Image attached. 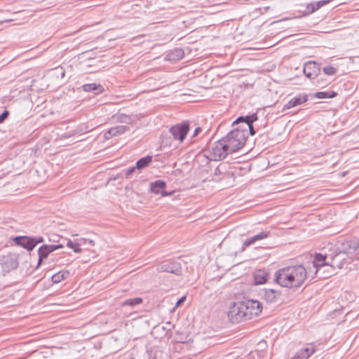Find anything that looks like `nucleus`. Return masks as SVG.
Here are the masks:
<instances>
[{
    "label": "nucleus",
    "mask_w": 359,
    "mask_h": 359,
    "mask_svg": "<svg viewBox=\"0 0 359 359\" xmlns=\"http://www.w3.org/2000/svg\"><path fill=\"white\" fill-rule=\"evenodd\" d=\"M168 57L170 60H179L184 57V50L182 48H176L170 51Z\"/></svg>",
    "instance_id": "28"
},
{
    "label": "nucleus",
    "mask_w": 359,
    "mask_h": 359,
    "mask_svg": "<svg viewBox=\"0 0 359 359\" xmlns=\"http://www.w3.org/2000/svg\"><path fill=\"white\" fill-rule=\"evenodd\" d=\"M148 359H159L162 353L157 348H151L147 351Z\"/></svg>",
    "instance_id": "31"
},
{
    "label": "nucleus",
    "mask_w": 359,
    "mask_h": 359,
    "mask_svg": "<svg viewBox=\"0 0 359 359\" xmlns=\"http://www.w3.org/2000/svg\"><path fill=\"white\" fill-rule=\"evenodd\" d=\"M280 296V292L273 289H265L263 298L269 303L276 302Z\"/></svg>",
    "instance_id": "21"
},
{
    "label": "nucleus",
    "mask_w": 359,
    "mask_h": 359,
    "mask_svg": "<svg viewBox=\"0 0 359 359\" xmlns=\"http://www.w3.org/2000/svg\"><path fill=\"white\" fill-rule=\"evenodd\" d=\"M53 76L56 77H60L61 79L64 78L65 75V72L64 69L61 67H57L52 70Z\"/></svg>",
    "instance_id": "34"
},
{
    "label": "nucleus",
    "mask_w": 359,
    "mask_h": 359,
    "mask_svg": "<svg viewBox=\"0 0 359 359\" xmlns=\"http://www.w3.org/2000/svg\"><path fill=\"white\" fill-rule=\"evenodd\" d=\"M308 100V97L306 94H299L296 97L290 100L284 106L283 110L289 109L292 107L299 106Z\"/></svg>",
    "instance_id": "16"
},
{
    "label": "nucleus",
    "mask_w": 359,
    "mask_h": 359,
    "mask_svg": "<svg viewBox=\"0 0 359 359\" xmlns=\"http://www.w3.org/2000/svg\"><path fill=\"white\" fill-rule=\"evenodd\" d=\"M274 280L276 283L282 287H295L292 282V274L290 273L287 266L278 270L275 273Z\"/></svg>",
    "instance_id": "7"
},
{
    "label": "nucleus",
    "mask_w": 359,
    "mask_h": 359,
    "mask_svg": "<svg viewBox=\"0 0 359 359\" xmlns=\"http://www.w3.org/2000/svg\"><path fill=\"white\" fill-rule=\"evenodd\" d=\"M328 257H330L329 264L333 268L341 269L344 264L351 262L339 248L331 250L328 253Z\"/></svg>",
    "instance_id": "4"
},
{
    "label": "nucleus",
    "mask_w": 359,
    "mask_h": 359,
    "mask_svg": "<svg viewBox=\"0 0 359 359\" xmlns=\"http://www.w3.org/2000/svg\"><path fill=\"white\" fill-rule=\"evenodd\" d=\"M166 184L164 181L156 180L154 182L151 183V191L156 194H161L163 196H166L170 194L167 193L165 191Z\"/></svg>",
    "instance_id": "18"
},
{
    "label": "nucleus",
    "mask_w": 359,
    "mask_h": 359,
    "mask_svg": "<svg viewBox=\"0 0 359 359\" xmlns=\"http://www.w3.org/2000/svg\"><path fill=\"white\" fill-rule=\"evenodd\" d=\"M339 248L350 259L351 262L359 259L358 240L346 241L341 244Z\"/></svg>",
    "instance_id": "5"
},
{
    "label": "nucleus",
    "mask_w": 359,
    "mask_h": 359,
    "mask_svg": "<svg viewBox=\"0 0 359 359\" xmlns=\"http://www.w3.org/2000/svg\"><path fill=\"white\" fill-rule=\"evenodd\" d=\"M63 245L61 244L58 245H43L41 246L38 250L39 259L37 267L41 264L44 259H46L48 255L53 251L62 248Z\"/></svg>",
    "instance_id": "11"
},
{
    "label": "nucleus",
    "mask_w": 359,
    "mask_h": 359,
    "mask_svg": "<svg viewBox=\"0 0 359 359\" xmlns=\"http://www.w3.org/2000/svg\"><path fill=\"white\" fill-rule=\"evenodd\" d=\"M315 352L313 344H309L306 348L299 350L292 359H308Z\"/></svg>",
    "instance_id": "20"
},
{
    "label": "nucleus",
    "mask_w": 359,
    "mask_h": 359,
    "mask_svg": "<svg viewBox=\"0 0 359 359\" xmlns=\"http://www.w3.org/2000/svg\"><path fill=\"white\" fill-rule=\"evenodd\" d=\"M325 74L328 76L334 75L337 72V69L332 66H327L323 68Z\"/></svg>",
    "instance_id": "35"
},
{
    "label": "nucleus",
    "mask_w": 359,
    "mask_h": 359,
    "mask_svg": "<svg viewBox=\"0 0 359 359\" xmlns=\"http://www.w3.org/2000/svg\"><path fill=\"white\" fill-rule=\"evenodd\" d=\"M189 130V126L188 122H183L180 124L173 126L169 130L174 140H179L180 142H183L185 139Z\"/></svg>",
    "instance_id": "10"
},
{
    "label": "nucleus",
    "mask_w": 359,
    "mask_h": 359,
    "mask_svg": "<svg viewBox=\"0 0 359 359\" xmlns=\"http://www.w3.org/2000/svg\"><path fill=\"white\" fill-rule=\"evenodd\" d=\"M255 242V240L253 239L252 237H250V238H247L243 243V250H245L246 248L249 247L250 245L254 244Z\"/></svg>",
    "instance_id": "38"
},
{
    "label": "nucleus",
    "mask_w": 359,
    "mask_h": 359,
    "mask_svg": "<svg viewBox=\"0 0 359 359\" xmlns=\"http://www.w3.org/2000/svg\"><path fill=\"white\" fill-rule=\"evenodd\" d=\"M248 133L244 130H239L238 127L230 131L225 137L222 138L229 147L230 152H236L241 149L246 142Z\"/></svg>",
    "instance_id": "1"
},
{
    "label": "nucleus",
    "mask_w": 359,
    "mask_h": 359,
    "mask_svg": "<svg viewBox=\"0 0 359 359\" xmlns=\"http://www.w3.org/2000/svg\"><path fill=\"white\" fill-rule=\"evenodd\" d=\"M248 117H250V116H247L245 117L240 116L233 123V125L235 126L241 123H242L243 125L246 124V122H248Z\"/></svg>",
    "instance_id": "36"
},
{
    "label": "nucleus",
    "mask_w": 359,
    "mask_h": 359,
    "mask_svg": "<svg viewBox=\"0 0 359 359\" xmlns=\"http://www.w3.org/2000/svg\"><path fill=\"white\" fill-rule=\"evenodd\" d=\"M257 120V116L256 114H253L250 115V117H248V122H246V124L241 125L238 126L239 130H245V132L248 134V132L251 135H254L255 134V130L253 128L252 123L254 121Z\"/></svg>",
    "instance_id": "22"
},
{
    "label": "nucleus",
    "mask_w": 359,
    "mask_h": 359,
    "mask_svg": "<svg viewBox=\"0 0 359 359\" xmlns=\"http://www.w3.org/2000/svg\"><path fill=\"white\" fill-rule=\"evenodd\" d=\"M320 69L317 63L313 61H309L304 66V74L309 79H313L317 76Z\"/></svg>",
    "instance_id": "14"
},
{
    "label": "nucleus",
    "mask_w": 359,
    "mask_h": 359,
    "mask_svg": "<svg viewBox=\"0 0 359 359\" xmlns=\"http://www.w3.org/2000/svg\"><path fill=\"white\" fill-rule=\"evenodd\" d=\"M186 299V297L183 296L178 301L176 302L175 308L178 307L182 303H183Z\"/></svg>",
    "instance_id": "43"
},
{
    "label": "nucleus",
    "mask_w": 359,
    "mask_h": 359,
    "mask_svg": "<svg viewBox=\"0 0 359 359\" xmlns=\"http://www.w3.org/2000/svg\"><path fill=\"white\" fill-rule=\"evenodd\" d=\"M129 130L127 126H117L109 128L104 134L105 140H109L113 137L122 135Z\"/></svg>",
    "instance_id": "15"
},
{
    "label": "nucleus",
    "mask_w": 359,
    "mask_h": 359,
    "mask_svg": "<svg viewBox=\"0 0 359 359\" xmlns=\"http://www.w3.org/2000/svg\"><path fill=\"white\" fill-rule=\"evenodd\" d=\"M137 169V168L135 167H132L130 168H128L126 171V178H129L130 176L134 172V171Z\"/></svg>",
    "instance_id": "40"
},
{
    "label": "nucleus",
    "mask_w": 359,
    "mask_h": 359,
    "mask_svg": "<svg viewBox=\"0 0 359 359\" xmlns=\"http://www.w3.org/2000/svg\"><path fill=\"white\" fill-rule=\"evenodd\" d=\"M268 273L264 271L259 270L255 273L254 280L256 285L264 284L267 281Z\"/></svg>",
    "instance_id": "25"
},
{
    "label": "nucleus",
    "mask_w": 359,
    "mask_h": 359,
    "mask_svg": "<svg viewBox=\"0 0 359 359\" xmlns=\"http://www.w3.org/2000/svg\"><path fill=\"white\" fill-rule=\"evenodd\" d=\"M13 241L18 245L22 246V236H16L13 238Z\"/></svg>",
    "instance_id": "39"
},
{
    "label": "nucleus",
    "mask_w": 359,
    "mask_h": 359,
    "mask_svg": "<svg viewBox=\"0 0 359 359\" xmlns=\"http://www.w3.org/2000/svg\"><path fill=\"white\" fill-rule=\"evenodd\" d=\"M82 88L86 92H93L95 95L100 94L104 91V88L102 85L95 83L84 84Z\"/></svg>",
    "instance_id": "23"
},
{
    "label": "nucleus",
    "mask_w": 359,
    "mask_h": 359,
    "mask_svg": "<svg viewBox=\"0 0 359 359\" xmlns=\"http://www.w3.org/2000/svg\"><path fill=\"white\" fill-rule=\"evenodd\" d=\"M255 242V240L253 239L252 237H250V238H247L243 243V250H245L246 248L249 247L250 245L254 244Z\"/></svg>",
    "instance_id": "37"
},
{
    "label": "nucleus",
    "mask_w": 359,
    "mask_h": 359,
    "mask_svg": "<svg viewBox=\"0 0 359 359\" xmlns=\"http://www.w3.org/2000/svg\"><path fill=\"white\" fill-rule=\"evenodd\" d=\"M331 1V0H322L317 2H312L306 6V9L305 11L303 12V15L306 16L309 14L313 13L316 11L318 10L322 6L329 4Z\"/></svg>",
    "instance_id": "19"
},
{
    "label": "nucleus",
    "mask_w": 359,
    "mask_h": 359,
    "mask_svg": "<svg viewBox=\"0 0 359 359\" xmlns=\"http://www.w3.org/2000/svg\"><path fill=\"white\" fill-rule=\"evenodd\" d=\"M12 20H13L12 19H6V20H1V21H0V25H1L3 22H11V21H12Z\"/></svg>",
    "instance_id": "45"
},
{
    "label": "nucleus",
    "mask_w": 359,
    "mask_h": 359,
    "mask_svg": "<svg viewBox=\"0 0 359 359\" xmlns=\"http://www.w3.org/2000/svg\"><path fill=\"white\" fill-rule=\"evenodd\" d=\"M68 248L72 249L74 252L79 253L81 252V244L69 241L67 243Z\"/></svg>",
    "instance_id": "32"
},
{
    "label": "nucleus",
    "mask_w": 359,
    "mask_h": 359,
    "mask_svg": "<svg viewBox=\"0 0 359 359\" xmlns=\"http://www.w3.org/2000/svg\"><path fill=\"white\" fill-rule=\"evenodd\" d=\"M290 273L292 274V282L295 287H300L306 279L308 272L302 265H294L287 266Z\"/></svg>",
    "instance_id": "6"
},
{
    "label": "nucleus",
    "mask_w": 359,
    "mask_h": 359,
    "mask_svg": "<svg viewBox=\"0 0 359 359\" xmlns=\"http://www.w3.org/2000/svg\"><path fill=\"white\" fill-rule=\"evenodd\" d=\"M81 241L83 242V244H89L92 246L95 245V241L90 239L82 238Z\"/></svg>",
    "instance_id": "42"
},
{
    "label": "nucleus",
    "mask_w": 359,
    "mask_h": 359,
    "mask_svg": "<svg viewBox=\"0 0 359 359\" xmlns=\"http://www.w3.org/2000/svg\"><path fill=\"white\" fill-rule=\"evenodd\" d=\"M8 116V111L5 110L1 114H0V123H2Z\"/></svg>",
    "instance_id": "41"
},
{
    "label": "nucleus",
    "mask_w": 359,
    "mask_h": 359,
    "mask_svg": "<svg viewBox=\"0 0 359 359\" xmlns=\"http://www.w3.org/2000/svg\"><path fill=\"white\" fill-rule=\"evenodd\" d=\"M269 236H270V231H264L257 235H255L254 236H252V238L255 240V242H257V241L267 238Z\"/></svg>",
    "instance_id": "33"
},
{
    "label": "nucleus",
    "mask_w": 359,
    "mask_h": 359,
    "mask_svg": "<svg viewBox=\"0 0 359 359\" xmlns=\"http://www.w3.org/2000/svg\"><path fill=\"white\" fill-rule=\"evenodd\" d=\"M330 257L328 253L323 255L321 253H316L313 260V266L315 269V274L318 272L320 268L329 265Z\"/></svg>",
    "instance_id": "13"
},
{
    "label": "nucleus",
    "mask_w": 359,
    "mask_h": 359,
    "mask_svg": "<svg viewBox=\"0 0 359 359\" xmlns=\"http://www.w3.org/2000/svg\"><path fill=\"white\" fill-rule=\"evenodd\" d=\"M69 275V272L68 271H60L52 276V281L54 283H59L66 279Z\"/></svg>",
    "instance_id": "27"
},
{
    "label": "nucleus",
    "mask_w": 359,
    "mask_h": 359,
    "mask_svg": "<svg viewBox=\"0 0 359 359\" xmlns=\"http://www.w3.org/2000/svg\"><path fill=\"white\" fill-rule=\"evenodd\" d=\"M227 165L225 163H220L215 170V176H221L217 180H219L224 177H229L230 172L226 170Z\"/></svg>",
    "instance_id": "24"
},
{
    "label": "nucleus",
    "mask_w": 359,
    "mask_h": 359,
    "mask_svg": "<svg viewBox=\"0 0 359 359\" xmlns=\"http://www.w3.org/2000/svg\"><path fill=\"white\" fill-rule=\"evenodd\" d=\"M231 153L224 140L221 139L215 142L209 149L208 158L211 161H220Z\"/></svg>",
    "instance_id": "2"
},
{
    "label": "nucleus",
    "mask_w": 359,
    "mask_h": 359,
    "mask_svg": "<svg viewBox=\"0 0 359 359\" xmlns=\"http://www.w3.org/2000/svg\"><path fill=\"white\" fill-rule=\"evenodd\" d=\"M157 271L158 272H168L179 275L181 273V266L177 262H165L157 266Z\"/></svg>",
    "instance_id": "12"
},
{
    "label": "nucleus",
    "mask_w": 359,
    "mask_h": 359,
    "mask_svg": "<svg viewBox=\"0 0 359 359\" xmlns=\"http://www.w3.org/2000/svg\"><path fill=\"white\" fill-rule=\"evenodd\" d=\"M142 302H143V300L140 297L128 299L121 303V306H128L130 307H134L137 305L142 304Z\"/></svg>",
    "instance_id": "30"
},
{
    "label": "nucleus",
    "mask_w": 359,
    "mask_h": 359,
    "mask_svg": "<svg viewBox=\"0 0 359 359\" xmlns=\"http://www.w3.org/2000/svg\"><path fill=\"white\" fill-rule=\"evenodd\" d=\"M337 93L334 91H322L317 92L313 95V97L318 99H326V98H333L336 97Z\"/></svg>",
    "instance_id": "29"
},
{
    "label": "nucleus",
    "mask_w": 359,
    "mask_h": 359,
    "mask_svg": "<svg viewBox=\"0 0 359 359\" xmlns=\"http://www.w3.org/2000/svg\"><path fill=\"white\" fill-rule=\"evenodd\" d=\"M43 241L44 239L41 236L32 237L24 236V249L31 251L37 244L43 243Z\"/></svg>",
    "instance_id": "17"
},
{
    "label": "nucleus",
    "mask_w": 359,
    "mask_h": 359,
    "mask_svg": "<svg viewBox=\"0 0 359 359\" xmlns=\"http://www.w3.org/2000/svg\"><path fill=\"white\" fill-rule=\"evenodd\" d=\"M128 118V117H127L126 116H124L121 119V122H124V121H126L125 120H123V118H124V119H126V118Z\"/></svg>",
    "instance_id": "46"
},
{
    "label": "nucleus",
    "mask_w": 359,
    "mask_h": 359,
    "mask_svg": "<svg viewBox=\"0 0 359 359\" xmlns=\"http://www.w3.org/2000/svg\"><path fill=\"white\" fill-rule=\"evenodd\" d=\"M0 266L3 272V275L15 269L18 266L17 255L8 253L4 255L0 259Z\"/></svg>",
    "instance_id": "8"
},
{
    "label": "nucleus",
    "mask_w": 359,
    "mask_h": 359,
    "mask_svg": "<svg viewBox=\"0 0 359 359\" xmlns=\"http://www.w3.org/2000/svg\"><path fill=\"white\" fill-rule=\"evenodd\" d=\"M243 312L244 311L242 309V302H233L229 306L227 313L228 318L233 323L243 321L245 320L244 315H243Z\"/></svg>",
    "instance_id": "9"
},
{
    "label": "nucleus",
    "mask_w": 359,
    "mask_h": 359,
    "mask_svg": "<svg viewBox=\"0 0 359 359\" xmlns=\"http://www.w3.org/2000/svg\"><path fill=\"white\" fill-rule=\"evenodd\" d=\"M241 302L245 320H250L262 312V303L257 300L247 299L241 301Z\"/></svg>",
    "instance_id": "3"
},
{
    "label": "nucleus",
    "mask_w": 359,
    "mask_h": 359,
    "mask_svg": "<svg viewBox=\"0 0 359 359\" xmlns=\"http://www.w3.org/2000/svg\"><path fill=\"white\" fill-rule=\"evenodd\" d=\"M202 131V129L201 127H197L195 130H194V133L192 135V137H196Z\"/></svg>",
    "instance_id": "44"
},
{
    "label": "nucleus",
    "mask_w": 359,
    "mask_h": 359,
    "mask_svg": "<svg viewBox=\"0 0 359 359\" xmlns=\"http://www.w3.org/2000/svg\"><path fill=\"white\" fill-rule=\"evenodd\" d=\"M152 161V157L151 156H147L145 157L139 159L137 163L135 168L138 170H142L147 168Z\"/></svg>",
    "instance_id": "26"
}]
</instances>
